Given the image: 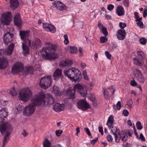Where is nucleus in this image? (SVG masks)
Returning <instances> with one entry per match:
<instances>
[{"mask_svg":"<svg viewBox=\"0 0 147 147\" xmlns=\"http://www.w3.org/2000/svg\"><path fill=\"white\" fill-rule=\"evenodd\" d=\"M68 49L71 53H76L78 52V49L76 47L68 46Z\"/></svg>","mask_w":147,"mask_h":147,"instance_id":"f704fd0d","label":"nucleus"},{"mask_svg":"<svg viewBox=\"0 0 147 147\" xmlns=\"http://www.w3.org/2000/svg\"><path fill=\"white\" fill-rule=\"evenodd\" d=\"M77 90L80 94L83 96H85L87 94L86 90L84 86L80 84H76L75 85L72 90L70 88H68L66 92V94L70 96V98L74 99L75 98V91Z\"/></svg>","mask_w":147,"mask_h":147,"instance_id":"423d86ee","label":"nucleus"},{"mask_svg":"<svg viewBox=\"0 0 147 147\" xmlns=\"http://www.w3.org/2000/svg\"><path fill=\"white\" fill-rule=\"evenodd\" d=\"M65 76L67 77L71 81L74 82L80 81L82 78V75L78 69L71 67L64 71Z\"/></svg>","mask_w":147,"mask_h":147,"instance_id":"7ed1b4c3","label":"nucleus"},{"mask_svg":"<svg viewBox=\"0 0 147 147\" xmlns=\"http://www.w3.org/2000/svg\"><path fill=\"white\" fill-rule=\"evenodd\" d=\"M118 39L119 40H123L125 38L126 33L125 30L123 29L119 30L116 34Z\"/></svg>","mask_w":147,"mask_h":147,"instance_id":"f3484780","label":"nucleus"},{"mask_svg":"<svg viewBox=\"0 0 147 147\" xmlns=\"http://www.w3.org/2000/svg\"><path fill=\"white\" fill-rule=\"evenodd\" d=\"M8 64L7 59L3 58L0 59V69L5 68Z\"/></svg>","mask_w":147,"mask_h":147,"instance_id":"4be33fe9","label":"nucleus"},{"mask_svg":"<svg viewBox=\"0 0 147 147\" xmlns=\"http://www.w3.org/2000/svg\"><path fill=\"white\" fill-rule=\"evenodd\" d=\"M57 47L51 44H49L48 46L44 47L40 52L42 57L45 59L50 61L57 59L59 56L55 53Z\"/></svg>","mask_w":147,"mask_h":147,"instance_id":"f03ea898","label":"nucleus"},{"mask_svg":"<svg viewBox=\"0 0 147 147\" xmlns=\"http://www.w3.org/2000/svg\"><path fill=\"white\" fill-rule=\"evenodd\" d=\"M11 14L10 12H6L1 15V20L4 25H9L11 20Z\"/></svg>","mask_w":147,"mask_h":147,"instance_id":"9d476101","label":"nucleus"},{"mask_svg":"<svg viewBox=\"0 0 147 147\" xmlns=\"http://www.w3.org/2000/svg\"><path fill=\"white\" fill-rule=\"evenodd\" d=\"M119 134L120 138L122 139L123 142H125L127 141L128 136L126 133L121 132L119 133Z\"/></svg>","mask_w":147,"mask_h":147,"instance_id":"72a5a7b5","label":"nucleus"},{"mask_svg":"<svg viewBox=\"0 0 147 147\" xmlns=\"http://www.w3.org/2000/svg\"><path fill=\"white\" fill-rule=\"evenodd\" d=\"M103 92L105 98L106 99H108L109 98V91L107 90L106 88H104L103 89Z\"/></svg>","mask_w":147,"mask_h":147,"instance_id":"e433bc0d","label":"nucleus"},{"mask_svg":"<svg viewBox=\"0 0 147 147\" xmlns=\"http://www.w3.org/2000/svg\"><path fill=\"white\" fill-rule=\"evenodd\" d=\"M23 42L24 43V44L26 45V46H30L31 45V40L28 38L25 39V40H23Z\"/></svg>","mask_w":147,"mask_h":147,"instance_id":"58836bf2","label":"nucleus"},{"mask_svg":"<svg viewBox=\"0 0 147 147\" xmlns=\"http://www.w3.org/2000/svg\"><path fill=\"white\" fill-rule=\"evenodd\" d=\"M7 115V113L4 109L0 110V123L4 121V119Z\"/></svg>","mask_w":147,"mask_h":147,"instance_id":"393cba45","label":"nucleus"},{"mask_svg":"<svg viewBox=\"0 0 147 147\" xmlns=\"http://www.w3.org/2000/svg\"><path fill=\"white\" fill-rule=\"evenodd\" d=\"M138 81L140 83L143 84L145 81V79L142 74L136 77Z\"/></svg>","mask_w":147,"mask_h":147,"instance_id":"4c0bfd02","label":"nucleus"},{"mask_svg":"<svg viewBox=\"0 0 147 147\" xmlns=\"http://www.w3.org/2000/svg\"><path fill=\"white\" fill-rule=\"evenodd\" d=\"M80 66L81 68H84L86 67V65L84 63L82 62L80 63Z\"/></svg>","mask_w":147,"mask_h":147,"instance_id":"774afa93","label":"nucleus"},{"mask_svg":"<svg viewBox=\"0 0 147 147\" xmlns=\"http://www.w3.org/2000/svg\"><path fill=\"white\" fill-rule=\"evenodd\" d=\"M98 26L100 30L101 31L105 36H107L108 35V32L107 28L103 26V24L100 22L98 23Z\"/></svg>","mask_w":147,"mask_h":147,"instance_id":"5701e85b","label":"nucleus"},{"mask_svg":"<svg viewBox=\"0 0 147 147\" xmlns=\"http://www.w3.org/2000/svg\"><path fill=\"white\" fill-rule=\"evenodd\" d=\"M123 114L125 116H127L129 115V112L127 110H125L123 111Z\"/></svg>","mask_w":147,"mask_h":147,"instance_id":"e2e57ef3","label":"nucleus"},{"mask_svg":"<svg viewBox=\"0 0 147 147\" xmlns=\"http://www.w3.org/2000/svg\"><path fill=\"white\" fill-rule=\"evenodd\" d=\"M111 128V131L113 135H115L117 134L116 133L117 131V129L116 127H114L112 125V127Z\"/></svg>","mask_w":147,"mask_h":147,"instance_id":"79ce46f5","label":"nucleus"},{"mask_svg":"<svg viewBox=\"0 0 147 147\" xmlns=\"http://www.w3.org/2000/svg\"><path fill=\"white\" fill-rule=\"evenodd\" d=\"M73 64V62L72 60L67 59L61 61L59 65L60 67H63L66 66L71 65Z\"/></svg>","mask_w":147,"mask_h":147,"instance_id":"a211bd4d","label":"nucleus"},{"mask_svg":"<svg viewBox=\"0 0 147 147\" xmlns=\"http://www.w3.org/2000/svg\"><path fill=\"white\" fill-rule=\"evenodd\" d=\"M22 53L24 55L28 54L29 53V49L26 45H25L24 43H22Z\"/></svg>","mask_w":147,"mask_h":147,"instance_id":"c756f323","label":"nucleus"},{"mask_svg":"<svg viewBox=\"0 0 147 147\" xmlns=\"http://www.w3.org/2000/svg\"><path fill=\"white\" fill-rule=\"evenodd\" d=\"M134 14L135 16V19H136L135 20L136 22H137L139 21H141L142 20V17H141L139 19H138V13L137 12H135L134 13Z\"/></svg>","mask_w":147,"mask_h":147,"instance_id":"49530a36","label":"nucleus"},{"mask_svg":"<svg viewBox=\"0 0 147 147\" xmlns=\"http://www.w3.org/2000/svg\"><path fill=\"white\" fill-rule=\"evenodd\" d=\"M136 126L137 129L139 130H141L143 128V127L141 125V123L140 121H138L137 122Z\"/></svg>","mask_w":147,"mask_h":147,"instance_id":"a18cd8bd","label":"nucleus"},{"mask_svg":"<svg viewBox=\"0 0 147 147\" xmlns=\"http://www.w3.org/2000/svg\"><path fill=\"white\" fill-rule=\"evenodd\" d=\"M30 31L28 30L22 31L20 32V35L21 39L22 40H25L28 38L30 35Z\"/></svg>","mask_w":147,"mask_h":147,"instance_id":"aec40b11","label":"nucleus"},{"mask_svg":"<svg viewBox=\"0 0 147 147\" xmlns=\"http://www.w3.org/2000/svg\"><path fill=\"white\" fill-rule=\"evenodd\" d=\"M62 72V69H56L53 75V77L54 80H58L61 76Z\"/></svg>","mask_w":147,"mask_h":147,"instance_id":"b1692460","label":"nucleus"},{"mask_svg":"<svg viewBox=\"0 0 147 147\" xmlns=\"http://www.w3.org/2000/svg\"><path fill=\"white\" fill-rule=\"evenodd\" d=\"M84 130L87 133V134L89 136H91V133L88 128H86Z\"/></svg>","mask_w":147,"mask_h":147,"instance_id":"680f3d73","label":"nucleus"},{"mask_svg":"<svg viewBox=\"0 0 147 147\" xmlns=\"http://www.w3.org/2000/svg\"><path fill=\"white\" fill-rule=\"evenodd\" d=\"M117 47V45L115 43H113L112 44V45L111 48V50H113V49H115Z\"/></svg>","mask_w":147,"mask_h":147,"instance_id":"69168bd1","label":"nucleus"},{"mask_svg":"<svg viewBox=\"0 0 147 147\" xmlns=\"http://www.w3.org/2000/svg\"><path fill=\"white\" fill-rule=\"evenodd\" d=\"M14 35L10 32H7L3 35V40L4 43L6 45L12 41Z\"/></svg>","mask_w":147,"mask_h":147,"instance_id":"f8f14e48","label":"nucleus"},{"mask_svg":"<svg viewBox=\"0 0 147 147\" xmlns=\"http://www.w3.org/2000/svg\"><path fill=\"white\" fill-rule=\"evenodd\" d=\"M116 13L119 16L123 15L125 14L124 9L121 6H118L116 8Z\"/></svg>","mask_w":147,"mask_h":147,"instance_id":"cd10ccee","label":"nucleus"},{"mask_svg":"<svg viewBox=\"0 0 147 147\" xmlns=\"http://www.w3.org/2000/svg\"><path fill=\"white\" fill-rule=\"evenodd\" d=\"M53 92L56 96H60L62 94L59 90V88L57 86H54L53 88Z\"/></svg>","mask_w":147,"mask_h":147,"instance_id":"473e14b6","label":"nucleus"},{"mask_svg":"<svg viewBox=\"0 0 147 147\" xmlns=\"http://www.w3.org/2000/svg\"><path fill=\"white\" fill-rule=\"evenodd\" d=\"M44 97V96L41 95L34 96L31 100V103L24 108L23 114L26 116H30L33 114L36 106L45 104V102L43 98Z\"/></svg>","mask_w":147,"mask_h":147,"instance_id":"f257e3e1","label":"nucleus"},{"mask_svg":"<svg viewBox=\"0 0 147 147\" xmlns=\"http://www.w3.org/2000/svg\"><path fill=\"white\" fill-rule=\"evenodd\" d=\"M51 76L49 75L42 77L40 80V85L42 88L44 89H47L51 86Z\"/></svg>","mask_w":147,"mask_h":147,"instance_id":"6e6552de","label":"nucleus"},{"mask_svg":"<svg viewBox=\"0 0 147 147\" xmlns=\"http://www.w3.org/2000/svg\"><path fill=\"white\" fill-rule=\"evenodd\" d=\"M119 26L121 29H122L126 26V25L125 23L120 22L119 23Z\"/></svg>","mask_w":147,"mask_h":147,"instance_id":"603ef678","label":"nucleus"},{"mask_svg":"<svg viewBox=\"0 0 147 147\" xmlns=\"http://www.w3.org/2000/svg\"><path fill=\"white\" fill-rule=\"evenodd\" d=\"M83 74L84 78L85 79L87 80H89V78L87 74V72L86 70H84L83 71Z\"/></svg>","mask_w":147,"mask_h":147,"instance_id":"09e8293b","label":"nucleus"},{"mask_svg":"<svg viewBox=\"0 0 147 147\" xmlns=\"http://www.w3.org/2000/svg\"><path fill=\"white\" fill-rule=\"evenodd\" d=\"M10 93L12 96H15L18 94L17 92L15 89L14 87L10 90Z\"/></svg>","mask_w":147,"mask_h":147,"instance_id":"a19ab883","label":"nucleus"},{"mask_svg":"<svg viewBox=\"0 0 147 147\" xmlns=\"http://www.w3.org/2000/svg\"><path fill=\"white\" fill-rule=\"evenodd\" d=\"M138 21L139 22L136 23V24L139 26L141 27L143 25V22L140 21Z\"/></svg>","mask_w":147,"mask_h":147,"instance_id":"338daca9","label":"nucleus"},{"mask_svg":"<svg viewBox=\"0 0 147 147\" xmlns=\"http://www.w3.org/2000/svg\"><path fill=\"white\" fill-rule=\"evenodd\" d=\"M64 42L65 45H67L69 44V41L68 39V36L67 34H65L64 36Z\"/></svg>","mask_w":147,"mask_h":147,"instance_id":"c03bdc74","label":"nucleus"},{"mask_svg":"<svg viewBox=\"0 0 147 147\" xmlns=\"http://www.w3.org/2000/svg\"><path fill=\"white\" fill-rule=\"evenodd\" d=\"M65 76L67 77L71 81L74 82L80 81L82 78V75L78 69L71 67L64 71Z\"/></svg>","mask_w":147,"mask_h":147,"instance_id":"20e7f679","label":"nucleus"},{"mask_svg":"<svg viewBox=\"0 0 147 147\" xmlns=\"http://www.w3.org/2000/svg\"><path fill=\"white\" fill-rule=\"evenodd\" d=\"M24 66L23 63L21 62H16L13 66L11 72L14 75L18 74L22 72L24 70Z\"/></svg>","mask_w":147,"mask_h":147,"instance_id":"9b49d317","label":"nucleus"},{"mask_svg":"<svg viewBox=\"0 0 147 147\" xmlns=\"http://www.w3.org/2000/svg\"><path fill=\"white\" fill-rule=\"evenodd\" d=\"M43 147H51V144L50 142L47 139H46L42 142ZM53 147H62V146L59 144H56Z\"/></svg>","mask_w":147,"mask_h":147,"instance_id":"bb28decb","label":"nucleus"},{"mask_svg":"<svg viewBox=\"0 0 147 147\" xmlns=\"http://www.w3.org/2000/svg\"><path fill=\"white\" fill-rule=\"evenodd\" d=\"M140 41L141 44L145 45L146 42V39L144 38H142L140 39Z\"/></svg>","mask_w":147,"mask_h":147,"instance_id":"3c124183","label":"nucleus"},{"mask_svg":"<svg viewBox=\"0 0 147 147\" xmlns=\"http://www.w3.org/2000/svg\"><path fill=\"white\" fill-rule=\"evenodd\" d=\"M121 107V102L120 101L117 102L116 105V107L118 110H119Z\"/></svg>","mask_w":147,"mask_h":147,"instance_id":"13d9d810","label":"nucleus"},{"mask_svg":"<svg viewBox=\"0 0 147 147\" xmlns=\"http://www.w3.org/2000/svg\"><path fill=\"white\" fill-rule=\"evenodd\" d=\"M105 54L108 59H111V55L108 51H106L105 52Z\"/></svg>","mask_w":147,"mask_h":147,"instance_id":"8fccbe9b","label":"nucleus"},{"mask_svg":"<svg viewBox=\"0 0 147 147\" xmlns=\"http://www.w3.org/2000/svg\"><path fill=\"white\" fill-rule=\"evenodd\" d=\"M115 86H114L112 85L111 86L109 87L108 89L110 90V91L112 92V94H113L114 93L115 91Z\"/></svg>","mask_w":147,"mask_h":147,"instance_id":"37998d69","label":"nucleus"},{"mask_svg":"<svg viewBox=\"0 0 147 147\" xmlns=\"http://www.w3.org/2000/svg\"><path fill=\"white\" fill-rule=\"evenodd\" d=\"M106 36H102L100 38V41L101 43H104L107 41V38Z\"/></svg>","mask_w":147,"mask_h":147,"instance_id":"de8ad7c7","label":"nucleus"},{"mask_svg":"<svg viewBox=\"0 0 147 147\" xmlns=\"http://www.w3.org/2000/svg\"><path fill=\"white\" fill-rule=\"evenodd\" d=\"M113 115H111L109 117L106 125L109 128H111L112 127V124L113 123Z\"/></svg>","mask_w":147,"mask_h":147,"instance_id":"2f4dec72","label":"nucleus"},{"mask_svg":"<svg viewBox=\"0 0 147 147\" xmlns=\"http://www.w3.org/2000/svg\"><path fill=\"white\" fill-rule=\"evenodd\" d=\"M114 7V6L113 5L111 4L108 5L107 7V9L109 11H112Z\"/></svg>","mask_w":147,"mask_h":147,"instance_id":"864d4df0","label":"nucleus"},{"mask_svg":"<svg viewBox=\"0 0 147 147\" xmlns=\"http://www.w3.org/2000/svg\"><path fill=\"white\" fill-rule=\"evenodd\" d=\"M115 136V141L116 142L118 143L119 142L120 138L118 137L117 134L115 135H114Z\"/></svg>","mask_w":147,"mask_h":147,"instance_id":"052dcab7","label":"nucleus"},{"mask_svg":"<svg viewBox=\"0 0 147 147\" xmlns=\"http://www.w3.org/2000/svg\"><path fill=\"white\" fill-rule=\"evenodd\" d=\"M15 46L13 43H12L10 44L5 50V54L7 55H11L13 52Z\"/></svg>","mask_w":147,"mask_h":147,"instance_id":"6ab92c4d","label":"nucleus"},{"mask_svg":"<svg viewBox=\"0 0 147 147\" xmlns=\"http://www.w3.org/2000/svg\"><path fill=\"white\" fill-rule=\"evenodd\" d=\"M41 45V42L40 39L36 38L34 41L32 43V45L36 48L40 47Z\"/></svg>","mask_w":147,"mask_h":147,"instance_id":"7c9ffc66","label":"nucleus"},{"mask_svg":"<svg viewBox=\"0 0 147 147\" xmlns=\"http://www.w3.org/2000/svg\"><path fill=\"white\" fill-rule=\"evenodd\" d=\"M32 91L28 88H25L21 90L19 94L20 100L23 102L28 101L32 97Z\"/></svg>","mask_w":147,"mask_h":147,"instance_id":"0eeeda50","label":"nucleus"},{"mask_svg":"<svg viewBox=\"0 0 147 147\" xmlns=\"http://www.w3.org/2000/svg\"><path fill=\"white\" fill-rule=\"evenodd\" d=\"M10 7L13 10L16 8L18 6L19 3L18 0H10Z\"/></svg>","mask_w":147,"mask_h":147,"instance_id":"c85d7f7f","label":"nucleus"},{"mask_svg":"<svg viewBox=\"0 0 147 147\" xmlns=\"http://www.w3.org/2000/svg\"><path fill=\"white\" fill-rule=\"evenodd\" d=\"M13 126L9 123H5L0 125L1 133L2 134L5 133L3 137L2 147H5V144H7L9 139L8 136L13 131Z\"/></svg>","mask_w":147,"mask_h":147,"instance_id":"39448f33","label":"nucleus"},{"mask_svg":"<svg viewBox=\"0 0 147 147\" xmlns=\"http://www.w3.org/2000/svg\"><path fill=\"white\" fill-rule=\"evenodd\" d=\"M107 140L110 142H112L113 141V138L111 136L110 134H109L107 137Z\"/></svg>","mask_w":147,"mask_h":147,"instance_id":"5fc2aeb1","label":"nucleus"},{"mask_svg":"<svg viewBox=\"0 0 147 147\" xmlns=\"http://www.w3.org/2000/svg\"><path fill=\"white\" fill-rule=\"evenodd\" d=\"M133 73L136 77L142 74L140 71L137 68H134V69Z\"/></svg>","mask_w":147,"mask_h":147,"instance_id":"c9c22d12","label":"nucleus"},{"mask_svg":"<svg viewBox=\"0 0 147 147\" xmlns=\"http://www.w3.org/2000/svg\"><path fill=\"white\" fill-rule=\"evenodd\" d=\"M64 104H61L59 103H57L53 106V108L55 111L59 112L63 110L64 109Z\"/></svg>","mask_w":147,"mask_h":147,"instance_id":"412c9836","label":"nucleus"},{"mask_svg":"<svg viewBox=\"0 0 147 147\" xmlns=\"http://www.w3.org/2000/svg\"><path fill=\"white\" fill-rule=\"evenodd\" d=\"M137 56L133 59L135 64L138 66H142L143 64V60L144 59L145 55L142 51H138Z\"/></svg>","mask_w":147,"mask_h":147,"instance_id":"1a4fd4ad","label":"nucleus"},{"mask_svg":"<svg viewBox=\"0 0 147 147\" xmlns=\"http://www.w3.org/2000/svg\"><path fill=\"white\" fill-rule=\"evenodd\" d=\"M38 95H41L44 96L43 99L45 102V104L42 105H45L47 103V105H50L53 104L54 102V99L52 97V95L50 94H47L45 96L44 95L39 94Z\"/></svg>","mask_w":147,"mask_h":147,"instance_id":"2eb2a0df","label":"nucleus"},{"mask_svg":"<svg viewBox=\"0 0 147 147\" xmlns=\"http://www.w3.org/2000/svg\"><path fill=\"white\" fill-rule=\"evenodd\" d=\"M14 22L15 24L17 26L20 27L21 25L22 22L19 13H17L15 15L14 17Z\"/></svg>","mask_w":147,"mask_h":147,"instance_id":"a878e982","label":"nucleus"},{"mask_svg":"<svg viewBox=\"0 0 147 147\" xmlns=\"http://www.w3.org/2000/svg\"><path fill=\"white\" fill-rule=\"evenodd\" d=\"M63 131L62 130H58L56 131V134L58 136H60L62 133Z\"/></svg>","mask_w":147,"mask_h":147,"instance_id":"bf43d9fd","label":"nucleus"},{"mask_svg":"<svg viewBox=\"0 0 147 147\" xmlns=\"http://www.w3.org/2000/svg\"><path fill=\"white\" fill-rule=\"evenodd\" d=\"M124 5L125 6L127 7L129 5V1L128 0H123Z\"/></svg>","mask_w":147,"mask_h":147,"instance_id":"6e6d98bb","label":"nucleus"},{"mask_svg":"<svg viewBox=\"0 0 147 147\" xmlns=\"http://www.w3.org/2000/svg\"><path fill=\"white\" fill-rule=\"evenodd\" d=\"M43 28L45 30L52 33L56 31V29L54 26L47 23H43Z\"/></svg>","mask_w":147,"mask_h":147,"instance_id":"dca6fc26","label":"nucleus"},{"mask_svg":"<svg viewBox=\"0 0 147 147\" xmlns=\"http://www.w3.org/2000/svg\"><path fill=\"white\" fill-rule=\"evenodd\" d=\"M53 4L54 7L60 11H63L67 8L63 3L59 1H55Z\"/></svg>","mask_w":147,"mask_h":147,"instance_id":"4468645a","label":"nucleus"},{"mask_svg":"<svg viewBox=\"0 0 147 147\" xmlns=\"http://www.w3.org/2000/svg\"><path fill=\"white\" fill-rule=\"evenodd\" d=\"M4 54H5V51L3 49H0V58Z\"/></svg>","mask_w":147,"mask_h":147,"instance_id":"0e129e2a","label":"nucleus"},{"mask_svg":"<svg viewBox=\"0 0 147 147\" xmlns=\"http://www.w3.org/2000/svg\"><path fill=\"white\" fill-rule=\"evenodd\" d=\"M78 107L82 110H86L90 108V105L84 99L81 100L77 102Z\"/></svg>","mask_w":147,"mask_h":147,"instance_id":"ddd939ff","label":"nucleus"},{"mask_svg":"<svg viewBox=\"0 0 147 147\" xmlns=\"http://www.w3.org/2000/svg\"><path fill=\"white\" fill-rule=\"evenodd\" d=\"M26 72L27 73L32 74L34 71L32 67L30 66L27 67H26Z\"/></svg>","mask_w":147,"mask_h":147,"instance_id":"ea45409f","label":"nucleus"},{"mask_svg":"<svg viewBox=\"0 0 147 147\" xmlns=\"http://www.w3.org/2000/svg\"><path fill=\"white\" fill-rule=\"evenodd\" d=\"M130 84L132 86H134L137 85V83L135 80H132L130 82Z\"/></svg>","mask_w":147,"mask_h":147,"instance_id":"4d7b16f0","label":"nucleus"}]
</instances>
